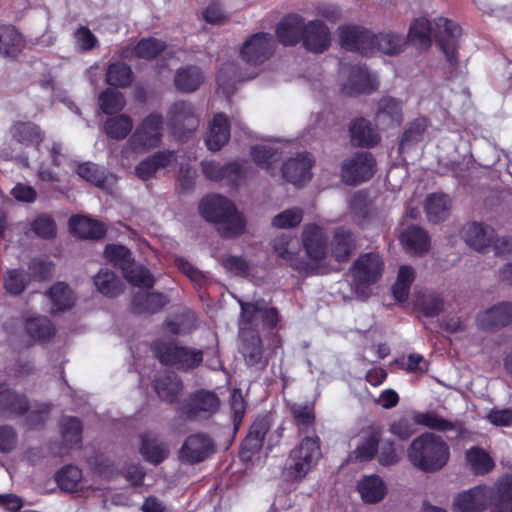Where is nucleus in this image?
Returning a JSON list of instances; mask_svg holds the SVG:
<instances>
[{
	"instance_id": "nucleus-1",
	"label": "nucleus",
	"mask_w": 512,
	"mask_h": 512,
	"mask_svg": "<svg viewBox=\"0 0 512 512\" xmlns=\"http://www.w3.org/2000/svg\"><path fill=\"white\" fill-rule=\"evenodd\" d=\"M241 319L239 322L240 340L239 347L245 362L249 366L262 363L263 349L261 339L255 331L260 325L274 326L278 321V313L274 308L268 307L264 300L255 303L240 301Z\"/></svg>"
},
{
	"instance_id": "nucleus-2",
	"label": "nucleus",
	"mask_w": 512,
	"mask_h": 512,
	"mask_svg": "<svg viewBox=\"0 0 512 512\" xmlns=\"http://www.w3.org/2000/svg\"><path fill=\"white\" fill-rule=\"evenodd\" d=\"M450 458V449L444 439L434 433H423L416 437L407 448V459L423 473L442 470Z\"/></svg>"
},
{
	"instance_id": "nucleus-3",
	"label": "nucleus",
	"mask_w": 512,
	"mask_h": 512,
	"mask_svg": "<svg viewBox=\"0 0 512 512\" xmlns=\"http://www.w3.org/2000/svg\"><path fill=\"white\" fill-rule=\"evenodd\" d=\"M199 211L203 218L215 222L219 232L226 237H234L244 230V220L235 206L223 196L209 195L202 199Z\"/></svg>"
},
{
	"instance_id": "nucleus-4",
	"label": "nucleus",
	"mask_w": 512,
	"mask_h": 512,
	"mask_svg": "<svg viewBox=\"0 0 512 512\" xmlns=\"http://www.w3.org/2000/svg\"><path fill=\"white\" fill-rule=\"evenodd\" d=\"M384 262L374 252L360 255L351 268L353 278L352 288L359 297L369 296V287L376 283L382 276Z\"/></svg>"
},
{
	"instance_id": "nucleus-5",
	"label": "nucleus",
	"mask_w": 512,
	"mask_h": 512,
	"mask_svg": "<svg viewBox=\"0 0 512 512\" xmlns=\"http://www.w3.org/2000/svg\"><path fill=\"white\" fill-rule=\"evenodd\" d=\"M321 457V448L317 436H308L291 450L286 462L287 473L296 480L303 479L317 464Z\"/></svg>"
},
{
	"instance_id": "nucleus-6",
	"label": "nucleus",
	"mask_w": 512,
	"mask_h": 512,
	"mask_svg": "<svg viewBox=\"0 0 512 512\" xmlns=\"http://www.w3.org/2000/svg\"><path fill=\"white\" fill-rule=\"evenodd\" d=\"M104 254L109 262L121 268L124 277L134 286L143 288L153 286L152 275L143 266L133 261L131 253L126 247L116 244L107 245Z\"/></svg>"
},
{
	"instance_id": "nucleus-7",
	"label": "nucleus",
	"mask_w": 512,
	"mask_h": 512,
	"mask_svg": "<svg viewBox=\"0 0 512 512\" xmlns=\"http://www.w3.org/2000/svg\"><path fill=\"white\" fill-rule=\"evenodd\" d=\"M163 135V119L158 113H151L137 126L126 143L123 153L130 149L136 153H144L160 145Z\"/></svg>"
},
{
	"instance_id": "nucleus-8",
	"label": "nucleus",
	"mask_w": 512,
	"mask_h": 512,
	"mask_svg": "<svg viewBox=\"0 0 512 512\" xmlns=\"http://www.w3.org/2000/svg\"><path fill=\"white\" fill-rule=\"evenodd\" d=\"M417 425H423L440 431L449 430L453 424L438 416L434 412L416 413L413 416H403L395 419L389 427V431L401 440L408 439L416 433Z\"/></svg>"
},
{
	"instance_id": "nucleus-9",
	"label": "nucleus",
	"mask_w": 512,
	"mask_h": 512,
	"mask_svg": "<svg viewBox=\"0 0 512 512\" xmlns=\"http://www.w3.org/2000/svg\"><path fill=\"white\" fill-rule=\"evenodd\" d=\"M167 126L176 137H184L186 133L194 132L200 123L193 105L185 101L173 103L166 114Z\"/></svg>"
},
{
	"instance_id": "nucleus-10",
	"label": "nucleus",
	"mask_w": 512,
	"mask_h": 512,
	"mask_svg": "<svg viewBox=\"0 0 512 512\" xmlns=\"http://www.w3.org/2000/svg\"><path fill=\"white\" fill-rule=\"evenodd\" d=\"M154 350L159 360L179 369L196 367L202 361V352L178 346L174 343H155Z\"/></svg>"
},
{
	"instance_id": "nucleus-11",
	"label": "nucleus",
	"mask_w": 512,
	"mask_h": 512,
	"mask_svg": "<svg viewBox=\"0 0 512 512\" xmlns=\"http://www.w3.org/2000/svg\"><path fill=\"white\" fill-rule=\"evenodd\" d=\"M301 241L309 259L310 268L312 270L318 268L328 254L325 229L317 224H306L302 230Z\"/></svg>"
},
{
	"instance_id": "nucleus-12",
	"label": "nucleus",
	"mask_w": 512,
	"mask_h": 512,
	"mask_svg": "<svg viewBox=\"0 0 512 512\" xmlns=\"http://www.w3.org/2000/svg\"><path fill=\"white\" fill-rule=\"evenodd\" d=\"M220 399L209 390H198L188 396L181 405V413L188 418L208 419L220 408Z\"/></svg>"
},
{
	"instance_id": "nucleus-13",
	"label": "nucleus",
	"mask_w": 512,
	"mask_h": 512,
	"mask_svg": "<svg viewBox=\"0 0 512 512\" xmlns=\"http://www.w3.org/2000/svg\"><path fill=\"white\" fill-rule=\"evenodd\" d=\"M201 166L204 175L210 180H225L232 184H238L254 174L251 165L247 161L229 163L227 165H221L215 161H203Z\"/></svg>"
},
{
	"instance_id": "nucleus-14",
	"label": "nucleus",
	"mask_w": 512,
	"mask_h": 512,
	"mask_svg": "<svg viewBox=\"0 0 512 512\" xmlns=\"http://www.w3.org/2000/svg\"><path fill=\"white\" fill-rule=\"evenodd\" d=\"M375 160L368 152H358L343 161L341 178L349 185L359 184L370 179L375 172Z\"/></svg>"
},
{
	"instance_id": "nucleus-15",
	"label": "nucleus",
	"mask_w": 512,
	"mask_h": 512,
	"mask_svg": "<svg viewBox=\"0 0 512 512\" xmlns=\"http://www.w3.org/2000/svg\"><path fill=\"white\" fill-rule=\"evenodd\" d=\"M341 46L365 56L373 55V32L357 25H344L338 28Z\"/></svg>"
},
{
	"instance_id": "nucleus-16",
	"label": "nucleus",
	"mask_w": 512,
	"mask_h": 512,
	"mask_svg": "<svg viewBox=\"0 0 512 512\" xmlns=\"http://www.w3.org/2000/svg\"><path fill=\"white\" fill-rule=\"evenodd\" d=\"M216 451L213 439L205 433H195L184 441L179 457L189 464L200 463L211 457Z\"/></svg>"
},
{
	"instance_id": "nucleus-17",
	"label": "nucleus",
	"mask_w": 512,
	"mask_h": 512,
	"mask_svg": "<svg viewBox=\"0 0 512 512\" xmlns=\"http://www.w3.org/2000/svg\"><path fill=\"white\" fill-rule=\"evenodd\" d=\"M342 74L346 77L342 82V91L346 94L371 93L378 88L377 76L365 66L355 65L349 69L343 68Z\"/></svg>"
},
{
	"instance_id": "nucleus-18",
	"label": "nucleus",
	"mask_w": 512,
	"mask_h": 512,
	"mask_svg": "<svg viewBox=\"0 0 512 512\" xmlns=\"http://www.w3.org/2000/svg\"><path fill=\"white\" fill-rule=\"evenodd\" d=\"M273 51V37L267 33H257L244 42L240 54L246 63L258 65L266 61Z\"/></svg>"
},
{
	"instance_id": "nucleus-19",
	"label": "nucleus",
	"mask_w": 512,
	"mask_h": 512,
	"mask_svg": "<svg viewBox=\"0 0 512 512\" xmlns=\"http://www.w3.org/2000/svg\"><path fill=\"white\" fill-rule=\"evenodd\" d=\"M492 491L486 486H476L459 493L453 501L456 512H482L485 510Z\"/></svg>"
},
{
	"instance_id": "nucleus-20",
	"label": "nucleus",
	"mask_w": 512,
	"mask_h": 512,
	"mask_svg": "<svg viewBox=\"0 0 512 512\" xmlns=\"http://www.w3.org/2000/svg\"><path fill=\"white\" fill-rule=\"evenodd\" d=\"M435 26L438 29L437 41L450 63L456 61V52L458 47V38L461 35V28L446 18L435 20Z\"/></svg>"
},
{
	"instance_id": "nucleus-21",
	"label": "nucleus",
	"mask_w": 512,
	"mask_h": 512,
	"mask_svg": "<svg viewBox=\"0 0 512 512\" xmlns=\"http://www.w3.org/2000/svg\"><path fill=\"white\" fill-rule=\"evenodd\" d=\"M374 119L383 129L399 126L403 120L402 102L393 97H382L377 103Z\"/></svg>"
},
{
	"instance_id": "nucleus-22",
	"label": "nucleus",
	"mask_w": 512,
	"mask_h": 512,
	"mask_svg": "<svg viewBox=\"0 0 512 512\" xmlns=\"http://www.w3.org/2000/svg\"><path fill=\"white\" fill-rule=\"evenodd\" d=\"M313 159L308 153H300L288 159L282 167L283 177L295 185L303 184L311 178Z\"/></svg>"
},
{
	"instance_id": "nucleus-23",
	"label": "nucleus",
	"mask_w": 512,
	"mask_h": 512,
	"mask_svg": "<svg viewBox=\"0 0 512 512\" xmlns=\"http://www.w3.org/2000/svg\"><path fill=\"white\" fill-rule=\"evenodd\" d=\"M330 31L320 20L305 21L302 43L304 47L312 52H323L330 45Z\"/></svg>"
},
{
	"instance_id": "nucleus-24",
	"label": "nucleus",
	"mask_w": 512,
	"mask_h": 512,
	"mask_svg": "<svg viewBox=\"0 0 512 512\" xmlns=\"http://www.w3.org/2000/svg\"><path fill=\"white\" fill-rule=\"evenodd\" d=\"M177 155L172 151H161L144 159L135 167V174L141 180L155 177L162 169L169 168L177 163Z\"/></svg>"
},
{
	"instance_id": "nucleus-25",
	"label": "nucleus",
	"mask_w": 512,
	"mask_h": 512,
	"mask_svg": "<svg viewBox=\"0 0 512 512\" xmlns=\"http://www.w3.org/2000/svg\"><path fill=\"white\" fill-rule=\"evenodd\" d=\"M304 29L303 17L297 14L288 15L278 24L277 36L283 45H295L302 40Z\"/></svg>"
},
{
	"instance_id": "nucleus-26",
	"label": "nucleus",
	"mask_w": 512,
	"mask_h": 512,
	"mask_svg": "<svg viewBox=\"0 0 512 512\" xmlns=\"http://www.w3.org/2000/svg\"><path fill=\"white\" fill-rule=\"evenodd\" d=\"M355 247L354 234L350 230L340 227L334 232L328 251L337 262H344L349 259Z\"/></svg>"
},
{
	"instance_id": "nucleus-27",
	"label": "nucleus",
	"mask_w": 512,
	"mask_h": 512,
	"mask_svg": "<svg viewBox=\"0 0 512 512\" xmlns=\"http://www.w3.org/2000/svg\"><path fill=\"white\" fill-rule=\"evenodd\" d=\"M464 240L468 246L483 252L491 246L494 239V229L480 223H471L464 228Z\"/></svg>"
},
{
	"instance_id": "nucleus-28",
	"label": "nucleus",
	"mask_w": 512,
	"mask_h": 512,
	"mask_svg": "<svg viewBox=\"0 0 512 512\" xmlns=\"http://www.w3.org/2000/svg\"><path fill=\"white\" fill-rule=\"evenodd\" d=\"M428 138V120L426 118H417L409 123L405 129L401 138L399 152L403 154Z\"/></svg>"
},
{
	"instance_id": "nucleus-29",
	"label": "nucleus",
	"mask_w": 512,
	"mask_h": 512,
	"mask_svg": "<svg viewBox=\"0 0 512 512\" xmlns=\"http://www.w3.org/2000/svg\"><path fill=\"white\" fill-rule=\"evenodd\" d=\"M479 325L486 328H500L512 323V303H499L478 317Z\"/></svg>"
},
{
	"instance_id": "nucleus-30",
	"label": "nucleus",
	"mask_w": 512,
	"mask_h": 512,
	"mask_svg": "<svg viewBox=\"0 0 512 512\" xmlns=\"http://www.w3.org/2000/svg\"><path fill=\"white\" fill-rule=\"evenodd\" d=\"M230 138V128L228 119L223 114L214 116L209 126V132L206 137V145L211 151H219L226 145Z\"/></svg>"
},
{
	"instance_id": "nucleus-31",
	"label": "nucleus",
	"mask_w": 512,
	"mask_h": 512,
	"mask_svg": "<svg viewBox=\"0 0 512 512\" xmlns=\"http://www.w3.org/2000/svg\"><path fill=\"white\" fill-rule=\"evenodd\" d=\"M358 492L366 503L380 502L387 493V487L378 475H366L357 484Z\"/></svg>"
},
{
	"instance_id": "nucleus-32",
	"label": "nucleus",
	"mask_w": 512,
	"mask_h": 512,
	"mask_svg": "<svg viewBox=\"0 0 512 512\" xmlns=\"http://www.w3.org/2000/svg\"><path fill=\"white\" fill-rule=\"evenodd\" d=\"M272 248L277 257L289 264L295 269H302L297 261V254L299 251V243L294 237L281 234L272 241Z\"/></svg>"
},
{
	"instance_id": "nucleus-33",
	"label": "nucleus",
	"mask_w": 512,
	"mask_h": 512,
	"mask_svg": "<svg viewBox=\"0 0 512 512\" xmlns=\"http://www.w3.org/2000/svg\"><path fill=\"white\" fill-rule=\"evenodd\" d=\"M373 54L379 52L386 55L401 53L406 46V38L392 31L373 33Z\"/></svg>"
},
{
	"instance_id": "nucleus-34",
	"label": "nucleus",
	"mask_w": 512,
	"mask_h": 512,
	"mask_svg": "<svg viewBox=\"0 0 512 512\" xmlns=\"http://www.w3.org/2000/svg\"><path fill=\"white\" fill-rule=\"evenodd\" d=\"M28 409V402L23 395L6 388L0 383V413L4 416L21 415Z\"/></svg>"
},
{
	"instance_id": "nucleus-35",
	"label": "nucleus",
	"mask_w": 512,
	"mask_h": 512,
	"mask_svg": "<svg viewBox=\"0 0 512 512\" xmlns=\"http://www.w3.org/2000/svg\"><path fill=\"white\" fill-rule=\"evenodd\" d=\"M12 138L24 145L37 147L44 139V133L32 122H17L10 129Z\"/></svg>"
},
{
	"instance_id": "nucleus-36",
	"label": "nucleus",
	"mask_w": 512,
	"mask_h": 512,
	"mask_svg": "<svg viewBox=\"0 0 512 512\" xmlns=\"http://www.w3.org/2000/svg\"><path fill=\"white\" fill-rule=\"evenodd\" d=\"M424 208L428 220L438 223L448 217L451 209V200L446 194L433 193L427 196Z\"/></svg>"
},
{
	"instance_id": "nucleus-37",
	"label": "nucleus",
	"mask_w": 512,
	"mask_h": 512,
	"mask_svg": "<svg viewBox=\"0 0 512 512\" xmlns=\"http://www.w3.org/2000/svg\"><path fill=\"white\" fill-rule=\"evenodd\" d=\"M401 243L405 250L413 255L425 253L430 245L427 233L416 226H411L402 233Z\"/></svg>"
},
{
	"instance_id": "nucleus-38",
	"label": "nucleus",
	"mask_w": 512,
	"mask_h": 512,
	"mask_svg": "<svg viewBox=\"0 0 512 512\" xmlns=\"http://www.w3.org/2000/svg\"><path fill=\"white\" fill-rule=\"evenodd\" d=\"M69 224L71 230L81 238L99 239L106 232L101 222L84 216L72 217Z\"/></svg>"
},
{
	"instance_id": "nucleus-39",
	"label": "nucleus",
	"mask_w": 512,
	"mask_h": 512,
	"mask_svg": "<svg viewBox=\"0 0 512 512\" xmlns=\"http://www.w3.org/2000/svg\"><path fill=\"white\" fill-rule=\"evenodd\" d=\"M380 439L381 433L377 429L369 428L363 431L353 451L354 457L359 461L371 460L376 454Z\"/></svg>"
},
{
	"instance_id": "nucleus-40",
	"label": "nucleus",
	"mask_w": 512,
	"mask_h": 512,
	"mask_svg": "<svg viewBox=\"0 0 512 512\" xmlns=\"http://www.w3.org/2000/svg\"><path fill=\"white\" fill-rule=\"evenodd\" d=\"M140 452L146 461L159 464L167 457L169 449L157 436L145 434L142 437Z\"/></svg>"
},
{
	"instance_id": "nucleus-41",
	"label": "nucleus",
	"mask_w": 512,
	"mask_h": 512,
	"mask_svg": "<svg viewBox=\"0 0 512 512\" xmlns=\"http://www.w3.org/2000/svg\"><path fill=\"white\" fill-rule=\"evenodd\" d=\"M352 141L358 146H374L380 141L378 132L363 119H356L350 126Z\"/></svg>"
},
{
	"instance_id": "nucleus-42",
	"label": "nucleus",
	"mask_w": 512,
	"mask_h": 512,
	"mask_svg": "<svg viewBox=\"0 0 512 512\" xmlns=\"http://www.w3.org/2000/svg\"><path fill=\"white\" fill-rule=\"evenodd\" d=\"M182 383L175 374L159 376L155 381V391L166 402L172 403L178 399L182 391Z\"/></svg>"
},
{
	"instance_id": "nucleus-43",
	"label": "nucleus",
	"mask_w": 512,
	"mask_h": 512,
	"mask_svg": "<svg viewBox=\"0 0 512 512\" xmlns=\"http://www.w3.org/2000/svg\"><path fill=\"white\" fill-rule=\"evenodd\" d=\"M203 81V73L196 66H188L179 69L174 78L176 88L182 92H193L197 90Z\"/></svg>"
},
{
	"instance_id": "nucleus-44",
	"label": "nucleus",
	"mask_w": 512,
	"mask_h": 512,
	"mask_svg": "<svg viewBox=\"0 0 512 512\" xmlns=\"http://www.w3.org/2000/svg\"><path fill=\"white\" fill-rule=\"evenodd\" d=\"M23 47L21 34L10 25H0V55L16 56Z\"/></svg>"
},
{
	"instance_id": "nucleus-45",
	"label": "nucleus",
	"mask_w": 512,
	"mask_h": 512,
	"mask_svg": "<svg viewBox=\"0 0 512 512\" xmlns=\"http://www.w3.org/2000/svg\"><path fill=\"white\" fill-rule=\"evenodd\" d=\"M56 481L62 490L68 492H77L88 487L81 470L73 465L62 468L56 475Z\"/></svg>"
},
{
	"instance_id": "nucleus-46",
	"label": "nucleus",
	"mask_w": 512,
	"mask_h": 512,
	"mask_svg": "<svg viewBox=\"0 0 512 512\" xmlns=\"http://www.w3.org/2000/svg\"><path fill=\"white\" fill-rule=\"evenodd\" d=\"M268 429L269 424L266 419H257L252 424L250 431L242 444L243 457H246V452L254 453L262 447L263 440Z\"/></svg>"
},
{
	"instance_id": "nucleus-47",
	"label": "nucleus",
	"mask_w": 512,
	"mask_h": 512,
	"mask_svg": "<svg viewBox=\"0 0 512 512\" xmlns=\"http://www.w3.org/2000/svg\"><path fill=\"white\" fill-rule=\"evenodd\" d=\"M133 129V120L125 114L110 117L105 121L104 130L106 134L116 140H122Z\"/></svg>"
},
{
	"instance_id": "nucleus-48",
	"label": "nucleus",
	"mask_w": 512,
	"mask_h": 512,
	"mask_svg": "<svg viewBox=\"0 0 512 512\" xmlns=\"http://www.w3.org/2000/svg\"><path fill=\"white\" fill-rule=\"evenodd\" d=\"M25 330L35 341H46L54 335V327L46 317L26 319Z\"/></svg>"
},
{
	"instance_id": "nucleus-49",
	"label": "nucleus",
	"mask_w": 512,
	"mask_h": 512,
	"mask_svg": "<svg viewBox=\"0 0 512 512\" xmlns=\"http://www.w3.org/2000/svg\"><path fill=\"white\" fill-rule=\"evenodd\" d=\"M169 302L168 298L161 293H148L138 295L134 298L133 304L137 313H155L162 309Z\"/></svg>"
},
{
	"instance_id": "nucleus-50",
	"label": "nucleus",
	"mask_w": 512,
	"mask_h": 512,
	"mask_svg": "<svg viewBox=\"0 0 512 512\" xmlns=\"http://www.w3.org/2000/svg\"><path fill=\"white\" fill-rule=\"evenodd\" d=\"M466 461L475 474H486L494 467L489 454L478 447H472L466 452Z\"/></svg>"
},
{
	"instance_id": "nucleus-51",
	"label": "nucleus",
	"mask_w": 512,
	"mask_h": 512,
	"mask_svg": "<svg viewBox=\"0 0 512 512\" xmlns=\"http://www.w3.org/2000/svg\"><path fill=\"white\" fill-rule=\"evenodd\" d=\"M48 298L52 302L53 312L64 311L74 304V296L71 289L64 283L55 284L48 292Z\"/></svg>"
},
{
	"instance_id": "nucleus-52",
	"label": "nucleus",
	"mask_w": 512,
	"mask_h": 512,
	"mask_svg": "<svg viewBox=\"0 0 512 512\" xmlns=\"http://www.w3.org/2000/svg\"><path fill=\"white\" fill-rule=\"evenodd\" d=\"M76 172L79 175V177L100 188L106 189V183L111 184L113 181L112 177L108 178L105 175L103 169H101L96 164L91 162H85L78 165Z\"/></svg>"
},
{
	"instance_id": "nucleus-53",
	"label": "nucleus",
	"mask_w": 512,
	"mask_h": 512,
	"mask_svg": "<svg viewBox=\"0 0 512 512\" xmlns=\"http://www.w3.org/2000/svg\"><path fill=\"white\" fill-rule=\"evenodd\" d=\"M94 284L101 294L109 297H114L122 291L120 280L113 272L108 270H101L94 277Z\"/></svg>"
},
{
	"instance_id": "nucleus-54",
	"label": "nucleus",
	"mask_w": 512,
	"mask_h": 512,
	"mask_svg": "<svg viewBox=\"0 0 512 512\" xmlns=\"http://www.w3.org/2000/svg\"><path fill=\"white\" fill-rule=\"evenodd\" d=\"M431 23L425 18L416 19L410 27L409 39L420 47H428L431 43Z\"/></svg>"
},
{
	"instance_id": "nucleus-55",
	"label": "nucleus",
	"mask_w": 512,
	"mask_h": 512,
	"mask_svg": "<svg viewBox=\"0 0 512 512\" xmlns=\"http://www.w3.org/2000/svg\"><path fill=\"white\" fill-rule=\"evenodd\" d=\"M254 162L260 167L273 173V164L277 161V150L267 144L256 145L251 148Z\"/></svg>"
},
{
	"instance_id": "nucleus-56",
	"label": "nucleus",
	"mask_w": 512,
	"mask_h": 512,
	"mask_svg": "<svg viewBox=\"0 0 512 512\" xmlns=\"http://www.w3.org/2000/svg\"><path fill=\"white\" fill-rule=\"evenodd\" d=\"M289 410L301 430H306L314 425L313 406L303 403H290Z\"/></svg>"
},
{
	"instance_id": "nucleus-57",
	"label": "nucleus",
	"mask_w": 512,
	"mask_h": 512,
	"mask_svg": "<svg viewBox=\"0 0 512 512\" xmlns=\"http://www.w3.org/2000/svg\"><path fill=\"white\" fill-rule=\"evenodd\" d=\"M303 219V210L297 207L286 209L272 219V226L278 229H289L296 227Z\"/></svg>"
},
{
	"instance_id": "nucleus-58",
	"label": "nucleus",
	"mask_w": 512,
	"mask_h": 512,
	"mask_svg": "<svg viewBox=\"0 0 512 512\" xmlns=\"http://www.w3.org/2000/svg\"><path fill=\"white\" fill-rule=\"evenodd\" d=\"M99 103L102 111L106 114H113L121 111L125 106V99L119 91L107 89L99 96Z\"/></svg>"
},
{
	"instance_id": "nucleus-59",
	"label": "nucleus",
	"mask_w": 512,
	"mask_h": 512,
	"mask_svg": "<svg viewBox=\"0 0 512 512\" xmlns=\"http://www.w3.org/2000/svg\"><path fill=\"white\" fill-rule=\"evenodd\" d=\"M62 438L67 445L73 446L81 441L82 425L74 417H64L60 424Z\"/></svg>"
},
{
	"instance_id": "nucleus-60",
	"label": "nucleus",
	"mask_w": 512,
	"mask_h": 512,
	"mask_svg": "<svg viewBox=\"0 0 512 512\" xmlns=\"http://www.w3.org/2000/svg\"><path fill=\"white\" fill-rule=\"evenodd\" d=\"M106 77L110 85L124 87L131 82L132 72L129 66L117 62L109 66Z\"/></svg>"
},
{
	"instance_id": "nucleus-61",
	"label": "nucleus",
	"mask_w": 512,
	"mask_h": 512,
	"mask_svg": "<svg viewBox=\"0 0 512 512\" xmlns=\"http://www.w3.org/2000/svg\"><path fill=\"white\" fill-rule=\"evenodd\" d=\"M499 502L493 512H512V477H503L497 486Z\"/></svg>"
},
{
	"instance_id": "nucleus-62",
	"label": "nucleus",
	"mask_w": 512,
	"mask_h": 512,
	"mask_svg": "<svg viewBox=\"0 0 512 512\" xmlns=\"http://www.w3.org/2000/svg\"><path fill=\"white\" fill-rule=\"evenodd\" d=\"M165 49V43L155 39H142L134 48L133 53L143 59H152Z\"/></svg>"
},
{
	"instance_id": "nucleus-63",
	"label": "nucleus",
	"mask_w": 512,
	"mask_h": 512,
	"mask_svg": "<svg viewBox=\"0 0 512 512\" xmlns=\"http://www.w3.org/2000/svg\"><path fill=\"white\" fill-rule=\"evenodd\" d=\"M75 46L79 51H90L98 45L97 37L87 27H80L74 34Z\"/></svg>"
},
{
	"instance_id": "nucleus-64",
	"label": "nucleus",
	"mask_w": 512,
	"mask_h": 512,
	"mask_svg": "<svg viewBox=\"0 0 512 512\" xmlns=\"http://www.w3.org/2000/svg\"><path fill=\"white\" fill-rule=\"evenodd\" d=\"M33 231L42 238H52L56 234L54 221L47 215L37 217L32 223Z\"/></svg>"
}]
</instances>
